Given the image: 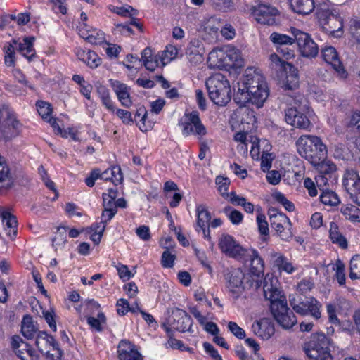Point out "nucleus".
Masks as SVG:
<instances>
[{"mask_svg":"<svg viewBox=\"0 0 360 360\" xmlns=\"http://www.w3.org/2000/svg\"><path fill=\"white\" fill-rule=\"evenodd\" d=\"M269 95V89L262 71L250 68L245 70L243 79L238 83L234 101L240 105L251 103L261 108Z\"/></svg>","mask_w":360,"mask_h":360,"instance_id":"f257e3e1","label":"nucleus"},{"mask_svg":"<svg viewBox=\"0 0 360 360\" xmlns=\"http://www.w3.org/2000/svg\"><path fill=\"white\" fill-rule=\"evenodd\" d=\"M264 297L271 302V311L276 321L285 329L292 328L297 323L295 314L288 307L286 298L279 288L278 278L271 274L264 278Z\"/></svg>","mask_w":360,"mask_h":360,"instance_id":"f03ea898","label":"nucleus"},{"mask_svg":"<svg viewBox=\"0 0 360 360\" xmlns=\"http://www.w3.org/2000/svg\"><path fill=\"white\" fill-rule=\"evenodd\" d=\"M298 153L311 164L318 163L319 161L326 157L327 146L321 139L313 135H303L296 141Z\"/></svg>","mask_w":360,"mask_h":360,"instance_id":"7ed1b4c3","label":"nucleus"},{"mask_svg":"<svg viewBox=\"0 0 360 360\" xmlns=\"http://www.w3.org/2000/svg\"><path fill=\"white\" fill-rule=\"evenodd\" d=\"M315 14L321 24H328L333 21L338 24V29L330 26L327 30L333 36L340 37L343 34L342 19L338 14L336 6L329 0H316L315 1Z\"/></svg>","mask_w":360,"mask_h":360,"instance_id":"20e7f679","label":"nucleus"},{"mask_svg":"<svg viewBox=\"0 0 360 360\" xmlns=\"http://www.w3.org/2000/svg\"><path fill=\"white\" fill-rule=\"evenodd\" d=\"M206 86L211 101L217 105H226L231 100L229 82L221 73H215L206 81Z\"/></svg>","mask_w":360,"mask_h":360,"instance_id":"39448f33","label":"nucleus"},{"mask_svg":"<svg viewBox=\"0 0 360 360\" xmlns=\"http://www.w3.org/2000/svg\"><path fill=\"white\" fill-rule=\"evenodd\" d=\"M225 279L227 288L235 298H238L246 289L255 288V281L251 276H245L239 268L228 270Z\"/></svg>","mask_w":360,"mask_h":360,"instance_id":"423d86ee","label":"nucleus"},{"mask_svg":"<svg viewBox=\"0 0 360 360\" xmlns=\"http://www.w3.org/2000/svg\"><path fill=\"white\" fill-rule=\"evenodd\" d=\"M330 340L324 333L313 335L306 349L307 356L314 360H333L329 349Z\"/></svg>","mask_w":360,"mask_h":360,"instance_id":"0eeeda50","label":"nucleus"},{"mask_svg":"<svg viewBox=\"0 0 360 360\" xmlns=\"http://www.w3.org/2000/svg\"><path fill=\"white\" fill-rule=\"evenodd\" d=\"M289 302L296 313L302 316L310 314L316 320L321 318V304L313 297L303 299L299 295H292L290 296Z\"/></svg>","mask_w":360,"mask_h":360,"instance_id":"6e6552de","label":"nucleus"},{"mask_svg":"<svg viewBox=\"0 0 360 360\" xmlns=\"http://www.w3.org/2000/svg\"><path fill=\"white\" fill-rule=\"evenodd\" d=\"M240 262L247 264L249 263L251 278L255 281V289L259 288L262 282L264 271V262L259 252L253 248H248Z\"/></svg>","mask_w":360,"mask_h":360,"instance_id":"1a4fd4ad","label":"nucleus"},{"mask_svg":"<svg viewBox=\"0 0 360 360\" xmlns=\"http://www.w3.org/2000/svg\"><path fill=\"white\" fill-rule=\"evenodd\" d=\"M21 123L14 111L6 106H0V136L6 140L18 134Z\"/></svg>","mask_w":360,"mask_h":360,"instance_id":"9d476101","label":"nucleus"},{"mask_svg":"<svg viewBox=\"0 0 360 360\" xmlns=\"http://www.w3.org/2000/svg\"><path fill=\"white\" fill-rule=\"evenodd\" d=\"M179 125L185 136L193 134L201 139L207 134V129L201 122L197 111L186 112L179 120Z\"/></svg>","mask_w":360,"mask_h":360,"instance_id":"9b49d317","label":"nucleus"},{"mask_svg":"<svg viewBox=\"0 0 360 360\" xmlns=\"http://www.w3.org/2000/svg\"><path fill=\"white\" fill-rule=\"evenodd\" d=\"M35 344L39 352L45 354L48 359L60 360L63 352L53 336L40 331L37 335Z\"/></svg>","mask_w":360,"mask_h":360,"instance_id":"f8f14e48","label":"nucleus"},{"mask_svg":"<svg viewBox=\"0 0 360 360\" xmlns=\"http://www.w3.org/2000/svg\"><path fill=\"white\" fill-rule=\"evenodd\" d=\"M290 32L295 37L299 50L304 57L314 58L319 53L318 45L311 39V36L294 27H291Z\"/></svg>","mask_w":360,"mask_h":360,"instance_id":"ddd939ff","label":"nucleus"},{"mask_svg":"<svg viewBox=\"0 0 360 360\" xmlns=\"http://www.w3.org/2000/svg\"><path fill=\"white\" fill-rule=\"evenodd\" d=\"M270 221L271 227L276 231L281 240L289 241L292 238V224L285 214L271 213Z\"/></svg>","mask_w":360,"mask_h":360,"instance_id":"4468645a","label":"nucleus"},{"mask_svg":"<svg viewBox=\"0 0 360 360\" xmlns=\"http://www.w3.org/2000/svg\"><path fill=\"white\" fill-rule=\"evenodd\" d=\"M219 248L226 256L234 258L239 262L247 250L233 236L229 234H223L219 238Z\"/></svg>","mask_w":360,"mask_h":360,"instance_id":"2eb2a0df","label":"nucleus"},{"mask_svg":"<svg viewBox=\"0 0 360 360\" xmlns=\"http://www.w3.org/2000/svg\"><path fill=\"white\" fill-rule=\"evenodd\" d=\"M345 190L350 193L353 201L360 206V176L353 169H347L342 179Z\"/></svg>","mask_w":360,"mask_h":360,"instance_id":"dca6fc26","label":"nucleus"},{"mask_svg":"<svg viewBox=\"0 0 360 360\" xmlns=\"http://www.w3.org/2000/svg\"><path fill=\"white\" fill-rule=\"evenodd\" d=\"M269 263L281 274H292L297 270V266L293 264L283 253L271 250L268 253Z\"/></svg>","mask_w":360,"mask_h":360,"instance_id":"f3484780","label":"nucleus"},{"mask_svg":"<svg viewBox=\"0 0 360 360\" xmlns=\"http://www.w3.org/2000/svg\"><path fill=\"white\" fill-rule=\"evenodd\" d=\"M255 19L259 23L268 25L276 24V18L278 11L275 7L267 4H259L252 9Z\"/></svg>","mask_w":360,"mask_h":360,"instance_id":"a211bd4d","label":"nucleus"},{"mask_svg":"<svg viewBox=\"0 0 360 360\" xmlns=\"http://www.w3.org/2000/svg\"><path fill=\"white\" fill-rule=\"evenodd\" d=\"M302 109L299 106L290 107L285 110V119L286 122L295 127L307 129L310 126L308 117L302 112Z\"/></svg>","mask_w":360,"mask_h":360,"instance_id":"6ab92c4d","label":"nucleus"},{"mask_svg":"<svg viewBox=\"0 0 360 360\" xmlns=\"http://www.w3.org/2000/svg\"><path fill=\"white\" fill-rule=\"evenodd\" d=\"M11 345L21 360H39V356L33 348L19 336L12 338Z\"/></svg>","mask_w":360,"mask_h":360,"instance_id":"aec40b11","label":"nucleus"},{"mask_svg":"<svg viewBox=\"0 0 360 360\" xmlns=\"http://www.w3.org/2000/svg\"><path fill=\"white\" fill-rule=\"evenodd\" d=\"M323 60L338 74L341 78H346L347 73L339 58L336 49L333 46H325L321 51Z\"/></svg>","mask_w":360,"mask_h":360,"instance_id":"412c9836","label":"nucleus"},{"mask_svg":"<svg viewBox=\"0 0 360 360\" xmlns=\"http://www.w3.org/2000/svg\"><path fill=\"white\" fill-rule=\"evenodd\" d=\"M77 30L79 35L91 44L102 45L105 42V33L101 30L84 24L77 26Z\"/></svg>","mask_w":360,"mask_h":360,"instance_id":"4be33fe9","label":"nucleus"},{"mask_svg":"<svg viewBox=\"0 0 360 360\" xmlns=\"http://www.w3.org/2000/svg\"><path fill=\"white\" fill-rule=\"evenodd\" d=\"M0 219L6 235L11 239L15 238L18 231V221L8 207L0 206Z\"/></svg>","mask_w":360,"mask_h":360,"instance_id":"5701e85b","label":"nucleus"},{"mask_svg":"<svg viewBox=\"0 0 360 360\" xmlns=\"http://www.w3.org/2000/svg\"><path fill=\"white\" fill-rule=\"evenodd\" d=\"M269 39L272 44L277 47V51L283 54L286 59L291 58L294 56L292 50L286 51L283 48H278L281 46L292 45L295 42V37H291L287 34H281L279 32H272L269 36Z\"/></svg>","mask_w":360,"mask_h":360,"instance_id":"b1692460","label":"nucleus"},{"mask_svg":"<svg viewBox=\"0 0 360 360\" xmlns=\"http://www.w3.org/2000/svg\"><path fill=\"white\" fill-rule=\"evenodd\" d=\"M119 360H142V355L136 346L127 340H122L117 346Z\"/></svg>","mask_w":360,"mask_h":360,"instance_id":"393cba45","label":"nucleus"},{"mask_svg":"<svg viewBox=\"0 0 360 360\" xmlns=\"http://www.w3.org/2000/svg\"><path fill=\"white\" fill-rule=\"evenodd\" d=\"M253 333L263 340H268L275 332L274 322L270 318H262L252 326Z\"/></svg>","mask_w":360,"mask_h":360,"instance_id":"a878e982","label":"nucleus"},{"mask_svg":"<svg viewBox=\"0 0 360 360\" xmlns=\"http://www.w3.org/2000/svg\"><path fill=\"white\" fill-rule=\"evenodd\" d=\"M111 86L121 104L125 108L131 107L132 100L130 96V87L117 80L112 81Z\"/></svg>","mask_w":360,"mask_h":360,"instance_id":"bb28decb","label":"nucleus"},{"mask_svg":"<svg viewBox=\"0 0 360 360\" xmlns=\"http://www.w3.org/2000/svg\"><path fill=\"white\" fill-rule=\"evenodd\" d=\"M225 68L240 66L243 63L240 51L231 45L224 46Z\"/></svg>","mask_w":360,"mask_h":360,"instance_id":"cd10ccee","label":"nucleus"},{"mask_svg":"<svg viewBox=\"0 0 360 360\" xmlns=\"http://www.w3.org/2000/svg\"><path fill=\"white\" fill-rule=\"evenodd\" d=\"M203 53L204 49L198 40L191 41L186 49V57L189 62L194 65L202 61Z\"/></svg>","mask_w":360,"mask_h":360,"instance_id":"c85d7f7f","label":"nucleus"},{"mask_svg":"<svg viewBox=\"0 0 360 360\" xmlns=\"http://www.w3.org/2000/svg\"><path fill=\"white\" fill-rule=\"evenodd\" d=\"M290 8L294 13L307 15L310 14L315 6L314 0H290Z\"/></svg>","mask_w":360,"mask_h":360,"instance_id":"c756f323","label":"nucleus"},{"mask_svg":"<svg viewBox=\"0 0 360 360\" xmlns=\"http://www.w3.org/2000/svg\"><path fill=\"white\" fill-rule=\"evenodd\" d=\"M141 59L146 68L154 71L161 65L160 56L154 55L150 48H146L141 53Z\"/></svg>","mask_w":360,"mask_h":360,"instance_id":"7c9ffc66","label":"nucleus"},{"mask_svg":"<svg viewBox=\"0 0 360 360\" xmlns=\"http://www.w3.org/2000/svg\"><path fill=\"white\" fill-rule=\"evenodd\" d=\"M208 63L211 67L225 68L224 47L212 50L208 55Z\"/></svg>","mask_w":360,"mask_h":360,"instance_id":"2f4dec72","label":"nucleus"},{"mask_svg":"<svg viewBox=\"0 0 360 360\" xmlns=\"http://www.w3.org/2000/svg\"><path fill=\"white\" fill-rule=\"evenodd\" d=\"M78 58L91 68H97L101 62L98 56L92 51L77 50Z\"/></svg>","mask_w":360,"mask_h":360,"instance_id":"473e14b6","label":"nucleus"},{"mask_svg":"<svg viewBox=\"0 0 360 360\" xmlns=\"http://www.w3.org/2000/svg\"><path fill=\"white\" fill-rule=\"evenodd\" d=\"M101 179L110 181L115 185L121 184L123 181V174L119 166H113L103 171L101 174Z\"/></svg>","mask_w":360,"mask_h":360,"instance_id":"72a5a7b5","label":"nucleus"},{"mask_svg":"<svg viewBox=\"0 0 360 360\" xmlns=\"http://www.w3.org/2000/svg\"><path fill=\"white\" fill-rule=\"evenodd\" d=\"M35 38L34 37H25L22 42L18 43V51L28 60L35 56V50L33 47Z\"/></svg>","mask_w":360,"mask_h":360,"instance_id":"f704fd0d","label":"nucleus"},{"mask_svg":"<svg viewBox=\"0 0 360 360\" xmlns=\"http://www.w3.org/2000/svg\"><path fill=\"white\" fill-rule=\"evenodd\" d=\"M13 179L10 169L3 157L0 155V189L10 188Z\"/></svg>","mask_w":360,"mask_h":360,"instance_id":"c9c22d12","label":"nucleus"},{"mask_svg":"<svg viewBox=\"0 0 360 360\" xmlns=\"http://www.w3.org/2000/svg\"><path fill=\"white\" fill-rule=\"evenodd\" d=\"M129 25H134L137 27L140 31L142 30V25L136 21L134 18H131L129 23H117L115 24L112 30L115 35H124L130 36L132 33V29Z\"/></svg>","mask_w":360,"mask_h":360,"instance_id":"e433bc0d","label":"nucleus"},{"mask_svg":"<svg viewBox=\"0 0 360 360\" xmlns=\"http://www.w3.org/2000/svg\"><path fill=\"white\" fill-rule=\"evenodd\" d=\"M221 25V18L217 16H210L202 21V27L205 32L212 37L217 36Z\"/></svg>","mask_w":360,"mask_h":360,"instance_id":"4c0bfd02","label":"nucleus"},{"mask_svg":"<svg viewBox=\"0 0 360 360\" xmlns=\"http://www.w3.org/2000/svg\"><path fill=\"white\" fill-rule=\"evenodd\" d=\"M196 212L198 218L195 230L199 232V229L207 227L211 219V216L206 207L202 205H200L197 207Z\"/></svg>","mask_w":360,"mask_h":360,"instance_id":"58836bf2","label":"nucleus"},{"mask_svg":"<svg viewBox=\"0 0 360 360\" xmlns=\"http://www.w3.org/2000/svg\"><path fill=\"white\" fill-rule=\"evenodd\" d=\"M96 91L103 105H104L108 111L115 112V107L114 102L111 99L109 90L105 86L100 85L97 86Z\"/></svg>","mask_w":360,"mask_h":360,"instance_id":"ea45409f","label":"nucleus"},{"mask_svg":"<svg viewBox=\"0 0 360 360\" xmlns=\"http://www.w3.org/2000/svg\"><path fill=\"white\" fill-rule=\"evenodd\" d=\"M312 165L316 167L319 173L326 175L329 178H333L337 170L336 165L331 160H325V158L318 163Z\"/></svg>","mask_w":360,"mask_h":360,"instance_id":"a19ab883","label":"nucleus"},{"mask_svg":"<svg viewBox=\"0 0 360 360\" xmlns=\"http://www.w3.org/2000/svg\"><path fill=\"white\" fill-rule=\"evenodd\" d=\"M269 61L271 68L274 69L276 72H287L288 70H291L293 68L292 64L282 60L276 53H271L269 56Z\"/></svg>","mask_w":360,"mask_h":360,"instance_id":"79ce46f5","label":"nucleus"},{"mask_svg":"<svg viewBox=\"0 0 360 360\" xmlns=\"http://www.w3.org/2000/svg\"><path fill=\"white\" fill-rule=\"evenodd\" d=\"M330 238L333 243H337L342 248H347V241L346 238L339 232L338 225L331 222L329 229Z\"/></svg>","mask_w":360,"mask_h":360,"instance_id":"37998d69","label":"nucleus"},{"mask_svg":"<svg viewBox=\"0 0 360 360\" xmlns=\"http://www.w3.org/2000/svg\"><path fill=\"white\" fill-rule=\"evenodd\" d=\"M319 198L321 202L323 205L330 207L337 206L340 202V200L338 195L335 192L328 189L322 191V193L320 195Z\"/></svg>","mask_w":360,"mask_h":360,"instance_id":"c03bdc74","label":"nucleus"},{"mask_svg":"<svg viewBox=\"0 0 360 360\" xmlns=\"http://www.w3.org/2000/svg\"><path fill=\"white\" fill-rule=\"evenodd\" d=\"M341 212L345 218L352 222H360V209L352 205L342 207Z\"/></svg>","mask_w":360,"mask_h":360,"instance_id":"a18cd8bd","label":"nucleus"},{"mask_svg":"<svg viewBox=\"0 0 360 360\" xmlns=\"http://www.w3.org/2000/svg\"><path fill=\"white\" fill-rule=\"evenodd\" d=\"M289 70V74H288V71L285 72L286 73L285 79L281 81V86L285 89H294L297 86L298 84V77L297 74L295 73V69L293 68Z\"/></svg>","mask_w":360,"mask_h":360,"instance_id":"49530a36","label":"nucleus"},{"mask_svg":"<svg viewBox=\"0 0 360 360\" xmlns=\"http://www.w3.org/2000/svg\"><path fill=\"white\" fill-rule=\"evenodd\" d=\"M21 331L22 335L27 339L32 338L36 333L35 326L33 324L32 317L25 316L22 321Z\"/></svg>","mask_w":360,"mask_h":360,"instance_id":"de8ad7c7","label":"nucleus"},{"mask_svg":"<svg viewBox=\"0 0 360 360\" xmlns=\"http://www.w3.org/2000/svg\"><path fill=\"white\" fill-rule=\"evenodd\" d=\"M215 182H216V184L217 186V189H218L219 192L221 193V195L224 198H226V200L230 201V198H231V195H232L233 192H231L230 193H229L227 192L229 185H230L229 179L227 177L218 176L216 178Z\"/></svg>","mask_w":360,"mask_h":360,"instance_id":"09e8293b","label":"nucleus"},{"mask_svg":"<svg viewBox=\"0 0 360 360\" xmlns=\"http://www.w3.org/2000/svg\"><path fill=\"white\" fill-rule=\"evenodd\" d=\"M230 202L235 205L243 207L248 213H252L254 212V205L250 202H248L244 197L238 195L236 193H232Z\"/></svg>","mask_w":360,"mask_h":360,"instance_id":"8fccbe9b","label":"nucleus"},{"mask_svg":"<svg viewBox=\"0 0 360 360\" xmlns=\"http://www.w3.org/2000/svg\"><path fill=\"white\" fill-rule=\"evenodd\" d=\"M178 54V50L173 45L167 46L160 56L161 66H165L172 60L175 59Z\"/></svg>","mask_w":360,"mask_h":360,"instance_id":"3c124183","label":"nucleus"},{"mask_svg":"<svg viewBox=\"0 0 360 360\" xmlns=\"http://www.w3.org/2000/svg\"><path fill=\"white\" fill-rule=\"evenodd\" d=\"M212 7L219 11L229 12L235 8V0H210Z\"/></svg>","mask_w":360,"mask_h":360,"instance_id":"603ef678","label":"nucleus"},{"mask_svg":"<svg viewBox=\"0 0 360 360\" xmlns=\"http://www.w3.org/2000/svg\"><path fill=\"white\" fill-rule=\"evenodd\" d=\"M349 278L352 280L360 278V255H354L350 260Z\"/></svg>","mask_w":360,"mask_h":360,"instance_id":"864d4df0","label":"nucleus"},{"mask_svg":"<svg viewBox=\"0 0 360 360\" xmlns=\"http://www.w3.org/2000/svg\"><path fill=\"white\" fill-rule=\"evenodd\" d=\"M234 140L236 142L240 143L241 146L240 150L244 153L248 152V143H252L253 141L252 136L248 135V133L243 131L236 133L234 136Z\"/></svg>","mask_w":360,"mask_h":360,"instance_id":"5fc2aeb1","label":"nucleus"},{"mask_svg":"<svg viewBox=\"0 0 360 360\" xmlns=\"http://www.w3.org/2000/svg\"><path fill=\"white\" fill-rule=\"evenodd\" d=\"M224 212L233 224L238 225L240 224L243 219V214L231 207H226Z\"/></svg>","mask_w":360,"mask_h":360,"instance_id":"6e6d98bb","label":"nucleus"},{"mask_svg":"<svg viewBox=\"0 0 360 360\" xmlns=\"http://www.w3.org/2000/svg\"><path fill=\"white\" fill-rule=\"evenodd\" d=\"M105 316L103 313L98 311L97 317L88 316L87 323L94 330L101 331L102 324L105 323Z\"/></svg>","mask_w":360,"mask_h":360,"instance_id":"4d7b16f0","label":"nucleus"},{"mask_svg":"<svg viewBox=\"0 0 360 360\" xmlns=\"http://www.w3.org/2000/svg\"><path fill=\"white\" fill-rule=\"evenodd\" d=\"M37 111L39 115L45 120L49 119L51 115L52 109L51 105L46 102L39 101L37 102Z\"/></svg>","mask_w":360,"mask_h":360,"instance_id":"13d9d810","label":"nucleus"},{"mask_svg":"<svg viewBox=\"0 0 360 360\" xmlns=\"http://www.w3.org/2000/svg\"><path fill=\"white\" fill-rule=\"evenodd\" d=\"M333 269L335 271V278L340 285H345V265L340 262L338 261Z\"/></svg>","mask_w":360,"mask_h":360,"instance_id":"bf43d9fd","label":"nucleus"},{"mask_svg":"<svg viewBox=\"0 0 360 360\" xmlns=\"http://www.w3.org/2000/svg\"><path fill=\"white\" fill-rule=\"evenodd\" d=\"M147 117V112L143 108H140L137 110L136 113L134 116V120L137 122L139 129L142 131H146L147 128L145 126V122Z\"/></svg>","mask_w":360,"mask_h":360,"instance_id":"052dcab7","label":"nucleus"},{"mask_svg":"<svg viewBox=\"0 0 360 360\" xmlns=\"http://www.w3.org/2000/svg\"><path fill=\"white\" fill-rule=\"evenodd\" d=\"M136 312V308H130L128 301L125 299H120L117 302V312L120 316L125 315L128 311Z\"/></svg>","mask_w":360,"mask_h":360,"instance_id":"680f3d73","label":"nucleus"},{"mask_svg":"<svg viewBox=\"0 0 360 360\" xmlns=\"http://www.w3.org/2000/svg\"><path fill=\"white\" fill-rule=\"evenodd\" d=\"M43 317L46 321L50 328L56 332L57 330V326L56 322V315L53 309L43 311Z\"/></svg>","mask_w":360,"mask_h":360,"instance_id":"e2e57ef3","label":"nucleus"},{"mask_svg":"<svg viewBox=\"0 0 360 360\" xmlns=\"http://www.w3.org/2000/svg\"><path fill=\"white\" fill-rule=\"evenodd\" d=\"M111 11L123 17H131L133 15L134 10L130 6H112L110 8Z\"/></svg>","mask_w":360,"mask_h":360,"instance_id":"0e129e2a","label":"nucleus"},{"mask_svg":"<svg viewBox=\"0 0 360 360\" xmlns=\"http://www.w3.org/2000/svg\"><path fill=\"white\" fill-rule=\"evenodd\" d=\"M274 198L278 202L281 203L288 212H292L295 210L294 204L290 200H288L283 193L279 192L276 193L274 194Z\"/></svg>","mask_w":360,"mask_h":360,"instance_id":"69168bd1","label":"nucleus"},{"mask_svg":"<svg viewBox=\"0 0 360 360\" xmlns=\"http://www.w3.org/2000/svg\"><path fill=\"white\" fill-rule=\"evenodd\" d=\"M220 32H221L222 37L227 40L233 39L236 37V31L235 27L230 23H226L221 27Z\"/></svg>","mask_w":360,"mask_h":360,"instance_id":"338daca9","label":"nucleus"},{"mask_svg":"<svg viewBox=\"0 0 360 360\" xmlns=\"http://www.w3.org/2000/svg\"><path fill=\"white\" fill-rule=\"evenodd\" d=\"M349 32L352 37L360 44V21L354 20L351 21Z\"/></svg>","mask_w":360,"mask_h":360,"instance_id":"774afa93","label":"nucleus"}]
</instances>
